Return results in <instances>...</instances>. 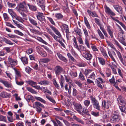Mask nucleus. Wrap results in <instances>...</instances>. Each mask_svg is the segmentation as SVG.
<instances>
[{
    "label": "nucleus",
    "mask_w": 126,
    "mask_h": 126,
    "mask_svg": "<svg viewBox=\"0 0 126 126\" xmlns=\"http://www.w3.org/2000/svg\"><path fill=\"white\" fill-rule=\"evenodd\" d=\"M50 27L55 33L58 36H57L55 34L53 35L52 36L54 39L59 43L60 42V41H62V37L60 32L53 26L51 25L50 26Z\"/></svg>",
    "instance_id": "1"
},
{
    "label": "nucleus",
    "mask_w": 126,
    "mask_h": 126,
    "mask_svg": "<svg viewBox=\"0 0 126 126\" xmlns=\"http://www.w3.org/2000/svg\"><path fill=\"white\" fill-rule=\"evenodd\" d=\"M90 98L94 108L99 110H100V108L99 105V102L95 99V96H94L91 95L90 96Z\"/></svg>",
    "instance_id": "2"
},
{
    "label": "nucleus",
    "mask_w": 126,
    "mask_h": 126,
    "mask_svg": "<svg viewBox=\"0 0 126 126\" xmlns=\"http://www.w3.org/2000/svg\"><path fill=\"white\" fill-rule=\"evenodd\" d=\"M83 31L85 36V44L89 48H90V46L89 43V40L88 39V37H89L87 31L85 28L83 29Z\"/></svg>",
    "instance_id": "3"
},
{
    "label": "nucleus",
    "mask_w": 126,
    "mask_h": 126,
    "mask_svg": "<svg viewBox=\"0 0 126 126\" xmlns=\"http://www.w3.org/2000/svg\"><path fill=\"white\" fill-rule=\"evenodd\" d=\"M119 113L118 111H115L114 112L112 115L111 118V120L112 121L113 123L119 120Z\"/></svg>",
    "instance_id": "4"
},
{
    "label": "nucleus",
    "mask_w": 126,
    "mask_h": 126,
    "mask_svg": "<svg viewBox=\"0 0 126 126\" xmlns=\"http://www.w3.org/2000/svg\"><path fill=\"white\" fill-rule=\"evenodd\" d=\"M37 4L39 6L43 11L45 10V3L44 0H36Z\"/></svg>",
    "instance_id": "5"
},
{
    "label": "nucleus",
    "mask_w": 126,
    "mask_h": 126,
    "mask_svg": "<svg viewBox=\"0 0 126 126\" xmlns=\"http://www.w3.org/2000/svg\"><path fill=\"white\" fill-rule=\"evenodd\" d=\"M63 71V69L59 66H56L54 68V71L56 76H59Z\"/></svg>",
    "instance_id": "6"
},
{
    "label": "nucleus",
    "mask_w": 126,
    "mask_h": 126,
    "mask_svg": "<svg viewBox=\"0 0 126 126\" xmlns=\"http://www.w3.org/2000/svg\"><path fill=\"white\" fill-rule=\"evenodd\" d=\"M0 82L2 83L6 87L10 88L12 87V85L11 83H9L8 81L0 78Z\"/></svg>",
    "instance_id": "7"
},
{
    "label": "nucleus",
    "mask_w": 126,
    "mask_h": 126,
    "mask_svg": "<svg viewBox=\"0 0 126 126\" xmlns=\"http://www.w3.org/2000/svg\"><path fill=\"white\" fill-rule=\"evenodd\" d=\"M73 105L74 106V109L78 112L82 109V106L80 103L74 102L73 103Z\"/></svg>",
    "instance_id": "8"
},
{
    "label": "nucleus",
    "mask_w": 126,
    "mask_h": 126,
    "mask_svg": "<svg viewBox=\"0 0 126 126\" xmlns=\"http://www.w3.org/2000/svg\"><path fill=\"white\" fill-rule=\"evenodd\" d=\"M8 63L10 64L12 67L15 66L17 64L16 60L13 59L9 57L8 58Z\"/></svg>",
    "instance_id": "9"
},
{
    "label": "nucleus",
    "mask_w": 126,
    "mask_h": 126,
    "mask_svg": "<svg viewBox=\"0 0 126 126\" xmlns=\"http://www.w3.org/2000/svg\"><path fill=\"white\" fill-rule=\"evenodd\" d=\"M118 40L124 46H126V43L125 41V39L122 35H120V33H118Z\"/></svg>",
    "instance_id": "10"
},
{
    "label": "nucleus",
    "mask_w": 126,
    "mask_h": 126,
    "mask_svg": "<svg viewBox=\"0 0 126 126\" xmlns=\"http://www.w3.org/2000/svg\"><path fill=\"white\" fill-rule=\"evenodd\" d=\"M26 4L25 2H23L22 3H20L19 5V9L23 11L26 12H28V10L25 7Z\"/></svg>",
    "instance_id": "11"
},
{
    "label": "nucleus",
    "mask_w": 126,
    "mask_h": 126,
    "mask_svg": "<svg viewBox=\"0 0 126 126\" xmlns=\"http://www.w3.org/2000/svg\"><path fill=\"white\" fill-rule=\"evenodd\" d=\"M38 15L36 17L37 19L41 21H43L45 20V17L43 16V14L42 13L40 12L37 13Z\"/></svg>",
    "instance_id": "12"
},
{
    "label": "nucleus",
    "mask_w": 126,
    "mask_h": 126,
    "mask_svg": "<svg viewBox=\"0 0 126 126\" xmlns=\"http://www.w3.org/2000/svg\"><path fill=\"white\" fill-rule=\"evenodd\" d=\"M105 10L106 13L112 16H114L116 15L115 13L113 12L106 5L105 6Z\"/></svg>",
    "instance_id": "13"
},
{
    "label": "nucleus",
    "mask_w": 126,
    "mask_h": 126,
    "mask_svg": "<svg viewBox=\"0 0 126 126\" xmlns=\"http://www.w3.org/2000/svg\"><path fill=\"white\" fill-rule=\"evenodd\" d=\"M118 101L120 104L124 106L126 104V102L124 98L120 96L118 99Z\"/></svg>",
    "instance_id": "14"
},
{
    "label": "nucleus",
    "mask_w": 126,
    "mask_h": 126,
    "mask_svg": "<svg viewBox=\"0 0 126 126\" xmlns=\"http://www.w3.org/2000/svg\"><path fill=\"white\" fill-rule=\"evenodd\" d=\"M74 38L73 39V41L74 42L73 45L74 47L77 49L78 51H80V49L79 48L77 43V38L75 36H73Z\"/></svg>",
    "instance_id": "15"
},
{
    "label": "nucleus",
    "mask_w": 126,
    "mask_h": 126,
    "mask_svg": "<svg viewBox=\"0 0 126 126\" xmlns=\"http://www.w3.org/2000/svg\"><path fill=\"white\" fill-rule=\"evenodd\" d=\"M108 53L110 57L114 63H116V61L113 56H113H116L115 52L113 51H112L111 52L109 51H108Z\"/></svg>",
    "instance_id": "16"
},
{
    "label": "nucleus",
    "mask_w": 126,
    "mask_h": 126,
    "mask_svg": "<svg viewBox=\"0 0 126 126\" xmlns=\"http://www.w3.org/2000/svg\"><path fill=\"white\" fill-rule=\"evenodd\" d=\"M83 57L87 60L90 61L92 58L93 56L91 54L87 52L83 55Z\"/></svg>",
    "instance_id": "17"
},
{
    "label": "nucleus",
    "mask_w": 126,
    "mask_h": 126,
    "mask_svg": "<svg viewBox=\"0 0 126 126\" xmlns=\"http://www.w3.org/2000/svg\"><path fill=\"white\" fill-rule=\"evenodd\" d=\"M56 122L54 120H51V121L53 123L54 126H63V124L60 121L56 119H55Z\"/></svg>",
    "instance_id": "18"
},
{
    "label": "nucleus",
    "mask_w": 126,
    "mask_h": 126,
    "mask_svg": "<svg viewBox=\"0 0 126 126\" xmlns=\"http://www.w3.org/2000/svg\"><path fill=\"white\" fill-rule=\"evenodd\" d=\"M87 111L86 110L82 108L81 110H80L78 113L83 116L85 117L86 115H88V113Z\"/></svg>",
    "instance_id": "19"
},
{
    "label": "nucleus",
    "mask_w": 126,
    "mask_h": 126,
    "mask_svg": "<svg viewBox=\"0 0 126 126\" xmlns=\"http://www.w3.org/2000/svg\"><path fill=\"white\" fill-rule=\"evenodd\" d=\"M0 96L2 98H10V95L5 92H2L0 94Z\"/></svg>",
    "instance_id": "20"
},
{
    "label": "nucleus",
    "mask_w": 126,
    "mask_h": 126,
    "mask_svg": "<svg viewBox=\"0 0 126 126\" xmlns=\"http://www.w3.org/2000/svg\"><path fill=\"white\" fill-rule=\"evenodd\" d=\"M28 6L29 7V9L32 11H37V8L36 6L32 4H28Z\"/></svg>",
    "instance_id": "21"
},
{
    "label": "nucleus",
    "mask_w": 126,
    "mask_h": 126,
    "mask_svg": "<svg viewBox=\"0 0 126 126\" xmlns=\"http://www.w3.org/2000/svg\"><path fill=\"white\" fill-rule=\"evenodd\" d=\"M14 69L15 70V79H20V78L21 76V75L20 72L16 70L15 68H14Z\"/></svg>",
    "instance_id": "22"
},
{
    "label": "nucleus",
    "mask_w": 126,
    "mask_h": 126,
    "mask_svg": "<svg viewBox=\"0 0 126 126\" xmlns=\"http://www.w3.org/2000/svg\"><path fill=\"white\" fill-rule=\"evenodd\" d=\"M87 12L90 16L97 17L98 16L94 11H92L89 10H87Z\"/></svg>",
    "instance_id": "23"
},
{
    "label": "nucleus",
    "mask_w": 126,
    "mask_h": 126,
    "mask_svg": "<svg viewBox=\"0 0 126 126\" xmlns=\"http://www.w3.org/2000/svg\"><path fill=\"white\" fill-rule=\"evenodd\" d=\"M116 53L117 55V56L119 57L120 61L123 64V65H124L125 63L124 62L123 58L122 56V55L120 52L118 51L117 50H116Z\"/></svg>",
    "instance_id": "24"
},
{
    "label": "nucleus",
    "mask_w": 126,
    "mask_h": 126,
    "mask_svg": "<svg viewBox=\"0 0 126 126\" xmlns=\"http://www.w3.org/2000/svg\"><path fill=\"white\" fill-rule=\"evenodd\" d=\"M113 7L115 10L119 13L120 14L122 13V9L121 6L118 5H113Z\"/></svg>",
    "instance_id": "25"
},
{
    "label": "nucleus",
    "mask_w": 126,
    "mask_h": 126,
    "mask_svg": "<svg viewBox=\"0 0 126 126\" xmlns=\"http://www.w3.org/2000/svg\"><path fill=\"white\" fill-rule=\"evenodd\" d=\"M57 55L58 57L61 60L65 62H67V59L64 57L61 54L59 53H57Z\"/></svg>",
    "instance_id": "26"
},
{
    "label": "nucleus",
    "mask_w": 126,
    "mask_h": 126,
    "mask_svg": "<svg viewBox=\"0 0 126 126\" xmlns=\"http://www.w3.org/2000/svg\"><path fill=\"white\" fill-rule=\"evenodd\" d=\"M108 102H107L106 103L105 100L103 101L102 102L101 106L102 108L103 109H105L106 108L108 109L109 108V105L108 104Z\"/></svg>",
    "instance_id": "27"
},
{
    "label": "nucleus",
    "mask_w": 126,
    "mask_h": 126,
    "mask_svg": "<svg viewBox=\"0 0 126 126\" xmlns=\"http://www.w3.org/2000/svg\"><path fill=\"white\" fill-rule=\"evenodd\" d=\"M28 19L30 22L32 24L35 26L37 25V23L36 21L34 19L31 17H29Z\"/></svg>",
    "instance_id": "28"
},
{
    "label": "nucleus",
    "mask_w": 126,
    "mask_h": 126,
    "mask_svg": "<svg viewBox=\"0 0 126 126\" xmlns=\"http://www.w3.org/2000/svg\"><path fill=\"white\" fill-rule=\"evenodd\" d=\"M46 98L48 99L51 102L54 104H55L56 102L55 101L54 99L52 98L50 96H49L47 94L46 95Z\"/></svg>",
    "instance_id": "29"
},
{
    "label": "nucleus",
    "mask_w": 126,
    "mask_h": 126,
    "mask_svg": "<svg viewBox=\"0 0 126 126\" xmlns=\"http://www.w3.org/2000/svg\"><path fill=\"white\" fill-rule=\"evenodd\" d=\"M93 71L92 69H85L84 72V74L86 76H87L89 74Z\"/></svg>",
    "instance_id": "30"
},
{
    "label": "nucleus",
    "mask_w": 126,
    "mask_h": 126,
    "mask_svg": "<svg viewBox=\"0 0 126 126\" xmlns=\"http://www.w3.org/2000/svg\"><path fill=\"white\" fill-rule=\"evenodd\" d=\"M65 76V79L66 80V82H69L70 84H72V81L71 79L68 76Z\"/></svg>",
    "instance_id": "31"
},
{
    "label": "nucleus",
    "mask_w": 126,
    "mask_h": 126,
    "mask_svg": "<svg viewBox=\"0 0 126 126\" xmlns=\"http://www.w3.org/2000/svg\"><path fill=\"white\" fill-rule=\"evenodd\" d=\"M38 83L42 85H47L49 84V82L47 80H44L39 82Z\"/></svg>",
    "instance_id": "32"
},
{
    "label": "nucleus",
    "mask_w": 126,
    "mask_h": 126,
    "mask_svg": "<svg viewBox=\"0 0 126 126\" xmlns=\"http://www.w3.org/2000/svg\"><path fill=\"white\" fill-rule=\"evenodd\" d=\"M35 38L38 41L46 45H47L48 44V43L43 40L41 37H36Z\"/></svg>",
    "instance_id": "33"
},
{
    "label": "nucleus",
    "mask_w": 126,
    "mask_h": 126,
    "mask_svg": "<svg viewBox=\"0 0 126 126\" xmlns=\"http://www.w3.org/2000/svg\"><path fill=\"white\" fill-rule=\"evenodd\" d=\"M99 63L102 65L105 64V62L104 60L101 57H98L97 58Z\"/></svg>",
    "instance_id": "34"
},
{
    "label": "nucleus",
    "mask_w": 126,
    "mask_h": 126,
    "mask_svg": "<svg viewBox=\"0 0 126 126\" xmlns=\"http://www.w3.org/2000/svg\"><path fill=\"white\" fill-rule=\"evenodd\" d=\"M8 11L9 14L12 16L13 18H15L16 15L13 11L12 9H9Z\"/></svg>",
    "instance_id": "35"
},
{
    "label": "nucleus",
    "mask_w": 126,
    "mask_h": 126,
    "mask_svg": "<svg viewBox=\"0 0 126 126\" xmlns=\"http://www.w3.org/2000/svg\"><path fill=\"white\" fill-rule=\"evenodd\" d=\"M99 26H100V29L102 31L105 36L107 37H108V34L106 31L105 30L103 26H102L101 25Z\"/></svg>",
    "instance_id": "36"
},
{
    "label": "nucleus",
    "mask_w": 126,
    "mask_h": 126,
    "mask_svg": "<svg viewBox=\"0 0 126 126\" xmlns=\"http://www.w3.org/2000/svg\"><path fill=\"white\" fill-rule=\"evenodd\" d=\"M101 51L102 53V54L104 57L106 58H107L108 57V56L106 53L105 50L103 48H102L101 49Z\"/></svg>",
    "instance_id": "37"
},
{
    "label": "nucleus",
    "mask_w": 126,
    "mask_h": 126,
    "mask_svg": "<svg viewBox=\"0 0 126 126\" xmlns=\"http://www.w3.org/2000/svg\"><path fill=\"white\" fill-rule=\"evenodd\" d=\"M3 40L7 44L9 45H12L13 44L11 41L5 38H3Z\"/></svg>",
    "instance_id": "38"
},
{
    "label": "nucleus",
    "mask_w": 126,
    "mask_h": 126,
    "mask_svg": "<svg viewBox=\"0 0 126 126\" xmlns=\"http://www.w3.org/2000/svg\"><path fill=\"white\" fill-rule=\"evenodd\" d=\"M97 32L100 38L102 39H104L105 37L104 36L99 29H97Z\"/></svg>",
    "instance_id": "39"
},
{
    "label": "nucleus",
    "mask_w": 126,
    "mask_h": 126,
    "mask_svg": "<svg viewBox=\"0 0 126 126\" xmlns=\"http://www.w3.org/2000/svg\"><path fill=\"white\" fill-rule=\"evenodd\" d=\"M74 119L79 122L80 123L82 124H84V122L80 118L77 117L75 116H74Z\"/></svg>",
    "instance_id": "40"
},
{
    "label": "nucleus",
    "mask_w": 126,
    "mask_h": 126,
    "mask_svg": "<svg viewBox=\"0 0 126 126\" xmlns=\"http://www.w3.org/2000/svg\"><path fill=\"white\" fill-rule=\"evenodd\" d=\"M107 31L108 32L111 38H113V32L111 31L110 29V27H108L107 28Z\"/></svg>",
    "instance_id": "41"
},
{
    "label": "nucleus",
    "mask_w": 126,
    "mask_h": 126,
    "mask_svg": "<svg viewBox=\"0 0 126 126\" xmlns=\"http://www.w3.org/2000/svg\"><path fill=\"white\" fill-rule=\"evenodd\" d=\"M84 106L86 107H87L90 103V100H86L83 102Z\"/></svg>",
    "instance_id": "42"
},
{
    "label": "nucleus",
    "mask_w": 126,
    "mask_h": 126,
    "mask_svg": "<svg viewBox=\"0 0 126 126\" xmlns=\"http://www.w3.org/2000/svg\"><path fill=\"white\" fill-rule=\"evenodd\" d=\"M21 60L24 64L27 63L28 59L26 57H21Z\"/></svg>",
    "instance_id": "43"
},
{
    "label": "nucleus",
    "mask_w": 126,
    "mask_h": 126,
    "mask_svg": "<svg viewBox=\"0 0 126 126\" xmlns=\"http://www.w3.org/2000/svg\"><path fill=\"white\" fill-rule=\"evenodd\" d=\"M55 16L58 19H62L63 17V16L60 13L56 14Z\"/></svg>",
    "instance_id": "44"
},
{
    "label": "nucleus",
    "mask_w": 126,
    "mask_h": 126,
    "mask_svg": "<svg viewBox=\"0 0 126 126\" xmlns=\"http://www.w3.org/2000/svg\"><path fill=\"white\" fill-rule=\"evenodd\" d=\"M46 29L47 30V32L49 34H50L52 36L54 34L51 30L48 27H46Z\"/></svg>",
    "instance_id": "45"
},
{
    "label": "nucleus",
    "mask_w": 126,
    "mask_h": 126,
    "mask_svg": "<svg viewBox=\"0 0 126 126\" xmlns=\"http://www.w3.org/2000/svg\"><path fill=\"white\" fill-rule=\"evenodd\" d=\"M113 41L114 44L116 45L121 50L122 49V47L120 45L118 42L115 39H114L113 40Z\"/></svg>",
    "instance_id": "46"
},
{
    "label": "nucleus",
    "mask_w": 126,
    "mask_h": 126,
    "mask_svg": "<svg viewBox=\"0 0 126 126\" xmlns=\"http://www.w3.org/2000/svg\"><path fill=\"white\" fill-rule=\"evenodd\" d=\"M20 79H18L15 80L16 83L18 85L21 86L24 83V82L22 81H20L19 80Z\"/></svg>",
    "instance_id": "47"
},
{
    "label": "nucleus",
    "mask_w": 126,
    "mask_h": 126,
    "mask_svg": "<svg viewBox=\"0 0 126 126\" xmlns=\"http://www.w3.org/2000/svg\"><path fill=\"white\" fill-rule=\"evenodd\" d=\"M79 79L82 81H84L85 80L84 76L81 72L79 73Z\"/></svg>",
    "instance_id": "48"
},
{
    "label": "nucleus",
    "mask_w": 126,
    "mask_h": 126,
    "mask_svg": "<svg viewBox=\"0 0 126 126\" xmlns=\"http://www.w3.org/2000/svg\"><path fill=\"white\" fill-rule=\"evenodd\" d=\"M15 18H16V20L21 23H23L24 21L22 18L20 17L17 16L16 15L15 17Z\"/></svg>",
    "instance_id": "49"
},
{
    "label": "nucleus",
    "mask_w": 126,
    "mask_h": 126,
    "mask_svg": "<svg viewBox=\"0 0 126 126\" xmlns=\"http://www.w3.org/2000/svg\"><path fill=\"white\" fill-rule=\"evenodd\" d=\"M95 75L94 72H92L89 76L88 78L94 80L95 78Z\"/></svg>",
    "instance_id": "50"
},
{
    "label": "nucleus",
    "mask_w": 126,
    "mask_h": 126,
    "mask_svg": "<svg viewBox=\"0 0 126 126\" xmlns=\"http://www.w3.org/2000/svg\"><path fill=\"white\" fill-rule=\"evenodd\" d=\"M35 105L36 107L44 108V107L43 105L41 104L39 102H35Z\"/></svg>",
    "instance_id": "51"
},
{
    "label": "nucleus",
    "mask_w": 126,
    "mask_h": 126,
    "mask_svg": "<svg viewBox=\"0 0 126 126\" xmlns=\"http://www.w3.org/2000/svg\"><path fill=\"white\" fill-rule=\"evenodd\" d=\"M40 60L41 62L45 63H47L50 61V59L48 58L42 59Z\"/></svg>",
    "instance_id": "52"
},
{
    "label": "nucleus",
    "mask_w": 126,
    "mask_h": 126,
    "mask_svg": "<svg viewBox=\"0 0 126 126\" xmlns=\"http://www.w3.org/2000/svg\"><path fill=\"white\" fill-rule=\"evenodd\" d=\"M27 90L29 91L32 93L36 94L37 92L35 91L33 89L30 88L28 87L27 88Z\"/></svg>",
    "instance_id": "53"
},
{
    "label": "nucleus",
    "mask_w": 126,
    "mask_h": 126,
    "mask_svg": "<svg viewBox=\"0 0 126 126\" xmlns=\"http://www.w3.org/2000/svg\"><path fill=\"white\" fill-rule=\"evenodd\" d=\"M29 83L33 87H34V86H35L37 84L36 82H34L32 80L29 81Z\"/></svg>",
    "instance_id": "54"
},
{
    "label": "nucleus",
    "mask_w": 126,
    "mask_h": 126,
    "mask_svg": "<svg viewBox=\"0 0 126 126\" xmlns=\"http://www.w3.org/2000/svg\"><path fill=\"white\" fill-rule=\"evenodd\" d=\"M106 42L107 43L108 45L110 47L112 48H113L115 50V47L112 43L109 42L107 41Z\"/></svg>",
    "instance_id": "55"
},
{
    "label": "nucleus",
    "mask_w": 126,
    "mask_h": 126,
    "mask_svg": "<svg viewBox=\"0 0 126 126\" xmlns=\"http://www.w3.org/2000/svg\"><path fill=\"white\" fill-rule=\"evenodd\" d=\"M81 32V30L79 29H78L75 31V32L80 37H81L82 35V33Z\"/></svg>",
    "instance_id": "56"
},
{
    "label": "nucleus",
    "mask_w": 126,
    "mask_h": 126,
    "mask_svg": "<svg viewBox=\"0 0 126 126\" xmlns=\"http://www.w3.org/2000/svg\"><path fill=\"white\" fill-rule=\"evenodd\" d=\"M91 114L95 117H98L99 116V112H96L92 111L91 112Z\"/></svg>",
    "instance_id": "57"
},
{
    "label": "nucleus",
    "mask_w": 126,
    "mask_h": 126,
    "mask_svg": "<svg viewBox=\"0 0 126 126\" xmlns=\"http://www.w3.org/2000/svg\"><path fill=\"white\" fill-rule=\"evenodd\" d=\"M3 15L5 20V21H8L9 19V17L8 16L7 14L6 13H4Z\"/></svg>",
    "instance_id": "58"
},
{
    "label": "nucleus",
    "mask_w": 126,
    "mask_h": 126,
    "mask_svg": "<svg viewBox=\"0 0 126 126\" xmlns=\"http://www.w3.org/2000/svg\"><path fill=\"white\" fill-rule=\"evenodd\" d=\"M0 121H2L6 122V117L1 115H0Z\"/></svg>",
    "instance_id": "59"
},
{
    "label": "nucleus",
    "mask_w": 126,
    "mask_h": 126,
    "mask_svg": "<svg viewBox=\"0 0 126 126\" xmlns=\"http://www.w3.org/2000/svg\"><path fill=\"white\" fill-rule=\"evenodd\" d=\"M14 32L15 33L20 35L23 36V34L22 32L18 30H15Z\"/></svg>",
    "instance_id": "60"
},
{
    "label": "nucleus",
    "mask_w": 126,
    "mask_h": 126,
    "mask_svg": "<svg viewBox=\"0 0 126 126\" xmlns=\"http://www.w3.org/2000/svg\"><path fill=\"white\" fill-rule=\"evenodd\" d=\"M78 40L79 43L81 45H83L84 44V43L81 37H79L77 38Z\"/></svg>",
    "instance_id": "61"
},
{
    "label": "nucleus",
    "mask_w": 126,
    "mask_h": 126,
    "mask_svg": "<svg viewBox=\"0 0 126 126\" xmlns=\"http://www.w3.org/2000/svg\"><path fill=\"white\" fill-rule=\"evenodd\" d=\"M7 4L9 7L14 8L16 6V4L15 3H12L9 2H7Z\"/></svg>",
    "instance_id": "62"
},
{
    "label": "nucleus",
    "mask_w": 126,
    "mask_h": 126,
    "mask_svg": "<svg viewBox=\"0 0 126 126\" xmlns=\"http://www.w3.org/2000/svg\"><path fill=\"white\" fill-rule=\"evenodd\" d=\"M75 83L76 84L78 85V86L80 88H82V84L81 82L79 81H77L75 82Z\"/></svg>",
    "instance_id": "63"
},
{
    "label": "nucleus",
    "mask_w": 126,
    "mask_h": 126,
    "mask_svg": "<svg viewBox=\"0 0 126 126\" xmlns=\"http://www.w3.org/2000/svg\"><path fill=\"white\" fill-rule=\"evenodd\" d=\"M120 109L121 111L124 113L126 112V108L125 107H120Z\"/></svg>",
    "instance_id": "64"
}]
</instances>
